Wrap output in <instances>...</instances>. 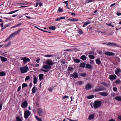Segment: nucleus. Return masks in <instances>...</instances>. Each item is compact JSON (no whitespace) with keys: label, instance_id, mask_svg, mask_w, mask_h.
<instances>
[{"label":"nucleus","instance_id":"obj_42","mask_svg":"<svg viewBox=\"0 0 121 121\" xmlns=\"http://www.w3.org/2000/svg\"><path fill=\"white\" fill-rule=\"evenodd\" d=\"M18 10H16L15 11H12V12H9V13H7V14H11L12 13H15V12H17V11H18Z\"/></svg>","mask_w":121,"mask_h":121},{"label":"nucleus","instance_id":"obj_23","mask_svg":"<svg viewBox=\"0 0 121 121\" xmlns=\"http://www.w3.org/2000/svg\"><path fill=\"white\" fill-rule=\"evenodd\" d=\"M92 67V66L89 64H86V68H88V69H91Z\"/></svg>","mask_w":121,"mask_h":121},{"label":"nucleus","instance_id":"obj_53","mask_svg":"<svg viewBox=\"0 0 121 121\" xmlns=\"http://www.w3.org/2000/svg\"><path fill=\"white\" fill-rule=\"evenodd\" d=\"M113 90L114 91H116L117 90V88L116 87H113Z\"/></svg>","mask_w":121,"mask_h":121},{"label":"nucleus","instance_id":"obj_7","mask_svg":"<svg viewBox=\"0 0 121 121\" xmlns=\"http://www.w3.org/2000/svg\"><path fill=\"white\" fill-rule=\"evenodd\" d=\"M27 101L25 100L22 104L21 106L22 108H25L27 107Z\"/></svg>","mask_w":121,"mask_h":121},{"label":"nucleus","instance_id":"obj_39","mask_svg":"<svg viewBox=\"0 0 121 121\" xmlns=\"http://www.w3.org/2000/svg\"><path fill=\"white\" fill-rule=\"evenodd\" d=\"M27 86V85L26 83H23L22 85V88L26 87Z\"/></svg>","mask_w":121,"mask_h":121},{"label":"nucleus","instance_id":"obj_45","mask_svg":"<svg viewBox=\"0 0 121 121\" xmlns=\"http://www.w3.org/2000/svg\"><path fill=\"white\" fill-rule=\"evenodd\" d=\"M45 56L46 57H51L53 56L51 55H45Z\"/></svg>","mask_w":121,"mask_h":121},{"label":"nucleus","instance_id":"obj_22","mask_svg":"<svg viewBox=\"0 0 121 121\" xmlns=\"http://www.w3.org/2000/svg\"><path fill=\"white\" fill-rule=\"evenodd\" d=\"M91 23L90 21L88 20L86 22H85L84 23V24L83 25V27H84L85 26H87L88 24H90Z\"/></svg>","mask_w":121,"mask_h":121},{"label":"nucleus","instance_id":"obj_29","mask_svg":"<svg viewBox=\"0 0 121 121\" xmlns=\"http://www.w3.org/2000/svg\"><path fill=\"white\" fill-rule=\"evenodd\" d=\"M6 75V73H5L3 71L0 72V76H4Z\"/></svg>","mask_w":121,"mask_h":121},{"label":"nucleus","instance_id":"obj_20","mask_svg":"<svg viewBox=\"0 0 121 121\" xmlns=\"http://www.w3.org/2000/svg\"><path fill=\"white\" fill-rule=\"evenodd\" d=\"M68 20L69 21L74 22L77 21L78 20V19L77 18H74L72 19H69Z\"/></svg>","mask_w":121,"mask_h":121},{"label":"nucleus","instance_id":"obj_15","mask_svg":"<svg viewBox=\"0 0 121 121\" xmlns=\"http://www.w3.org/2000/svg\"><path fill=\"white\" fill-rule=\"evenodd\" d=\"M92 88L91 85L89 83L85 87V89L87 90L89 89H91Z\"/></svg>","mask_w":121,"mask_h":121},{"label":"nucleus","instance_id":"obj_58","mask_svg":"<svg viewBox=\"0 0 121 121\" xmlns=\"http://www.w3.org/2000/svg\"><path fill=\"white\" fill-rule=\"evenodd\" d=\"M40 60V59L39 58V59H37L36 60V61L37 62V63H39V61Z\"/></svg>","mask_w":121,"mask_h":121},{"label":"nucleus","instance_id":"obj_61","mask_svg":"<svg viewBox=\"0 0 121 121\" xmlns=\"http://www.w3.org/2000/svg\"><path fill=\"white\" fill-rule=\"evenodd\" d=\"M117 14L118 16H119L121 15V13H117Z\"/></svg>","mask_w":121,"mask_h":121},{"label":"nucleus","instance_id":"obj_11","mask_svg":"<svg viewBox=\"0 0 121 121\" xmlns=\"http://www.w3.org/2000/svg\"><path fill=\"white\" fill-rule=\"evenodd\" d=\"M105 88L103 87L102 86L101 87H99L98 88L95 89L94 91L95 92H98L104 91L105 90Z\"/></svg>","mask_w":121,"mask_h":121},{"label":"nucleus","instance_id":"obj_52","mask_svg":"<svg viewBox=\"0 0 121 121\" xmlns=\"http://www.w3.org/2000/svg\"><path fill=\"white\" fill-rule=\"evenodd\" d=\"M78 83L80 85H82L83 83V82L82 81H79L78 82Z\"/></svg>","mask_w":121,"mask_h":121},{"label":"nucleus","instance_id":"obj_48","mask_svg":"<svg viewBox=\"0 0 121 121\" xmlns=\"http://www.w3.org/2000/svg\"><path fill=\"white\" fill-rule=\"evenodd\" d=\"M86 75V74L85 73H82L80 74V75L81 76L84 77Z\"/></svg>","mask_w":121,"mask_h":121},{"label":"nucleus","instance_id":"obj_59","mask_svg":"<svg viewBox=\"0 0 121 121\" xmlns=\"http://www.w3.org/2000/svg\"><path fill=\"white\" fill-rule=\"evenodd\" d=\"M90 63L91 64H92L94 62V61L93 60H90Z\"/></svg>","mask_w":121,"mask_h":121},{"label":"nucleus","instance_id":"obj_21","mask_svg":"<svg viewBox=\"0 0 121 121\" xmlns=\"http://www.w3.org/2000/svg\"><path fill=\"white\" fill-rule=\"evenodd\" d=\"M0 58L1 60V61L2 62H5L7 60V59L6 58L1 56H0Z\"/></svg>","mask_w":121,"mask_h":121},{"label":"nucleus","instance_id":"obj_17","mask_svg":"<svg viewBox=\"0 0 121 121\" xmlns=\"http://www.w3.org/2000/svg\"><path fill=\"white\" fill-rule=\"evenodd\" d=\"M11 45V42L10 41H9L8 42H7L4 45H3V47L4 48H6L8 47L9 45Z\"/></svg>","mask_w":121,"mask_h":121},{"label":"nucleus","instance_id":"obj_41","mask_svg":"<svg viewBox=\"0 0 121 121\" xmlns=\"http://www.w3.org/2000/svg\"><path fill=\"white\" fill-rule=\"evenodd\" d=\"M16 121H22V119L19 117H17L16 118Z\"/></svg>","mask_w":121,"mask_h":121},{"label":"nucleus","instance_id":"obj_38","mask_svg":"<svg viewBox=\"0 0 121 121\" xmlns=\"http://www.w3.org/2000/svg\"><path fill=\"white\" fill-rule=\"evenodd\" d=\"M88 57L91 59H93L94 58V56L91 55H88Z\"/></svg>","mask_w":121,"mask_h":121},{"label":"nucleus","instance_id":"obj_54","mask_svg":"<svg viewBox=\"0 0 121 121\" xmlns=\"http://www.w3.org/2000/svg\"><path fill=\"white\" fill-rule=\"evenodd\" d=\"M24 2H25V5L28 4H29L30 3L29 2H27L26 1H24Z\"/></svg>","mask_w":121,"mask_h":121},{"label":"nucleus","instance_id":"obj_63","mask_svg":"<svg viewBox=\"0 0 121 121\" xmlns=\"http://www.w3.org/2000/svg\"><path fill=\"white\" fill-rule=\"evenodd\" d=\"M2 105L0 104V111L2 109Z\"/></svg>","mask_w":121,"mask_h":121},{"label":"nucleus","instance_id":"obj_43","mask_svg":"<svg viewBox=\"0 0 121 121\" xmlns=\"http://www.w3.org/2000/svg\"><path fill=\"white\" fill-rule=\"evenodd\" d=\"M9 26V25L7 24H6L4 26L3 28H2L1 29V30L2 31L3 30L5 29L6 27H8Z\"/></svg>","mask_w":121,"mask_h":121},{"label":"nucleus","instance_id":"obj_50","mask_svg":"<svg viewBox=\"0 0 121 121\" xmlns=\"http://www.w3.org/2000/svg\"><path fill=\"white\" fill-rule=\"evenodd\" d=\"M63 9L62 8H59L58 9V11L59 12H60L63 10Z\"/></svg>","mask_w":121,"mask_h":121},{"label":"nucleus","instance_id":"obj_5","mask_svg":"<svg viewBox=\"0 0 121 121\" xmlns=\"http://www.w3.org/2000/svg\"><path fill=\"white\" fill-rule=\"evenodd\" d=\"M28 69V68L27 66L21 67L20 68L21 72L22 73H24L26 72L27 71V70Z\"/></svg>","mask_w":121,"mask_h":121},{"label":"nucleus","instance_id":"obj_31","mask_svg":"<svg viewBox=\"0 0 121 121\" xmlns=\"http://www.w3.org/2000/svg\"><path fill=\"white\" fill-rule=\"evenodd\" d=\"M32 93H34L36 91V87L34 86L33 87L32 89Z\"/></svg>","mask_w":121,"mask_h":121},{"label":"nucleus","instance_id":"obj_47","mask_svg":"<svg viewBox=\"0 0 121 121\" xmlns=\"http://www.w3.org/2000/svg\"><path fill=\"white\" fill-rule=\"evenodd\" d=\"M30 77L29 76H26L25 78V81H26L29 80L30 79Z\"/></svg>","mask_w":121,"mask_h":121},{"label":"nucleus","instance_id":"obj_56","mask_svg":"<svg viewBox=\"0 0 121 121\" xmlns=\"http://www.w3.org/2000/svg\"><path fill=\"white\" fill-rule=\"evenodd\" d=\"M22 24V23H20L19 24H17V25H16V27H17L18 26H20V25H21Z\"/></svg>","mask_w":121,"mask_h":121},{"label":"nucleus","instance_id":"obj_51","mask_svg":"<svg viewBox=\"0 0 121 121\" xmlns=\"http://www.w3.org/2000/svg\"><path fill=\"white\" fill-rule=\"evenodd\" d=\"M69 97V96H64L62 98L63 99H65V98H68Z\"/></svg>","mask_w":121,"mask_h":121},{"label":"nucleus","instance_id":"obj_25","mask_svg":"<svg viewBox=\"0 0 121 121\" xmlns=\"http://www.w3.org/2000/svg\"><path fill=\"white\" fill-rule=\"evenodd\" d=\"M37 78L36 77H35L33 79V83L34 84H36L37 82Z\"/></svg>","mask_w":121,"mask_h":121},{"label":"nucleus","instance_id":"obj_34","mask_svg":"<svg viewBox=\"0 0 121 121\" xmlns=\"http://www.w3.org/2000/svg\"><path fill=\"white\" fill-rule=\"evenodd\" d=\"M86 64L84 63H83L80 64V66L81 67H84Z\"/></svg>","mask_w":121,"mask_h":121},{"label":"nucleus","instance_id":"obj_64","mask_svg":"<svg viewBox=\"0 0 121 121\" xmlns=\"http://www.w3.org/2000/svg\"><path fill=\"white\" fill-rule=\"evenodd\" d=\"M108 121H115V120L113 119H112L109 120Z\"/></svg>","mask_w":121,"mask_h":121},{"label":"nucleus","instance_id":"obj_46","mask_svg":"<svg viewBox=\"0 0 121 121\" xmlns=\"http://www.w3.org/2000/svg\"><path fill=\"white\" fill-rule=\"evenodd\" d=\"M106 24L108 26H111L112 27H114V26L113 25H111V23H107Z\"/></svg>","mask_w":121,"mask_h":121},{"label":"nucleus","instance_id":"obj_44","mask_svg":"<svg viewBox=\"0 0 121 121\" xmlns=\"http://www.w3.org/2000/svg\"><path fill=\"white\" fill-rule=\"evenodd\" d=\"M101 84L103 85L104 86L106 87H107L108 86V85L106 83L104 82H103L101 83Z\"/></svg>","mask_w":121,"mask_h":121},{"label":"nucleus","instance_id":"obj_9","mask_svg":"<svg viewBox=\"0 0 121 121\" xmlns=\"http://www.w3.org/2000/svg\"><path fill=\"white\" fill-rule=\"evenodd\" d=\"M38 115L39 116H41L44 112V111L41 108H39L37 110Z\"/></svg>","mask_w":121,"mask_h":121},{"label":"nucleus","instance_id":"obj_2","mask_svg":"<svg viewBox=\"0 0 121 121\" xmlns=\"http://www.w3.org/2000/svg\"><path fill=\"white\" fill-rule=\"evenodd\" d=\"M42 67L46 69L45 70L43 69H40V70L42 71L45 72H46L49 71V69H51V66L50 65H45L42 66Z\"/></svg>","mask_w":121,"mask_h":121},{"label":"nucleus","instance_id":"obj_27","mask_svg":"<svg viewBox=\"0 0 121 121\" xmlns=\"http://www.w3.org/2000/svg\"><path fill=\"white\" fill-rule=\"evenodd\" d=\"M65 19V17H58L57 18L55 19V20L56 21H59L60 20L62 19Z\"/></svg>","mask_w":121,"mask_h":121},{"label":"nucleus","instance_id":"obj_40","mask_svg":"<svg viewBox=\"0 0 121 121\" xmlns=\"http://www.w3.org/2000/svg\"><path fill=\"white\" fill-rule=\"evenodd\" d=\"M73 68L72 67H69L68 69V71H71L73 70Z\"/></svg>","mask_w":121,"mask_h":121},{"label":"nucleus","instance_id":"obj_4","mask_svg":"<svg viewBox=\"0 0 121 121\" xmlns=\"http://www.w3.org/2000/svg\"><path fill=\"white\" fill-rule=\"evenodd\" d=\"M102 44H106V45L108 46H115L116 47H117L118 46V45L117 44L115 43H102Z\"/></svg>","mask_w":121,"mask_h":121},{"label":"nucleus","instance_id":"obj_8","mask_svg":"<svg viewBox=\"0 0 121 121\" xmlns=\"http://www.w3.org/2000/svg\"><path fill=\"white\" fill-rule=\"evenodd\" d=\"M78 73L76 72H74L72 74L70 75V76L71 77L74 78H75L78 77Z\"/></svg>","mask_w":121,"mask_h":121},{"label":"nucleus","instance_id":"obj_62","mask_svg":"<svg viewBox=\"0 0 121 121\" xmlns=\"http://www.w3.org/2000/svg\"><path fill=\"white\" fill-rule=\"evenodd\" d=\"M26 17L27 18L29 19H32V18H31L30 17H29V16H26Z\"/></svg>","mask_w":121,"mask_h":121},{"label":"nucleus","instance_id":"obj_16","mask_svg":"<svg viewBox=\"0 0 121 121\" xmlns=\"http://www.w3.org/2000/svg\"><path fill=\"white\" fill-rule=\"evenodd\" d=\"M46 63L47 65L50 66L53 65L54 63H53L51 61L48 60L46 62Z\"/></svg>","mask_w":121,"mask_h":121},{"label":"nucleus","instance_id":"obj_60","mask_svg":"<svg viewBox=\"0 0 121 121\" xmlns=\"http://www.w3.org/2000/svg\"><path fill=\"white\" fill-rule=\"evenodd\" d=\"M53 88H50L49 89H48V90L50 92H52V89Z\"/></svg>","mask_w":121,"mask_h":121},{"label":"nucleus","instance_id":"obj_12","mask_svg":"<svg viewBox=\"0 0 121 121\" xmlns=\"http://www.w3.org/2000/svg\"><path fill=\"white\" fill-rule=\"evenodd\" d=\"M21 60H23L24 63H25L27 62H30V60L29 59L26 57L22 58Z\"/></svg>","mask_w":121,"mask_h":121},{"label":"nucleus","instance_id":"obj_57","mask_svg":"<svg viewBox=\"0 0 121 121\" xmlns=\"http://www.w3.org/2000/svg\"><path fill=\"white\" fill-rule=\"evenodd\" d=\"M69 1H65L63 2V3H65L66 4H68V2Z\"/></svg>","mask_w":121,"mask_h":121},{"label":"nucleus","instance_id":"obj_1","mask_svg":"<svg viewBox=\"0 0 121 121\" xmlns=\"http://www.w3.org/2000/svg\"><path fill=\"white\" fill-rule=\"evenodd\" d=\"M23 29H19L17 30V31L11 34L9 36V38H7L5 41H4V42H6L9 39H11L13 37H14L15 35L18 34Z\"/></svg>","mask_w":121,"mask_h":121},{"label":"nucleus","instance_id":"obj_35","mask_svg":"<svg viewBox=\"0 0 121 121\" xmlns=\"http://www.w3.org/2000/svg\"><path fill=\"white\" fill-rule=\"evenodd\" d=\"M49 28L50 30H54L55 29L56 27L54 26H52L49 27Z\"/></svg>","mask_w":121,"mask_h":121},{"label":"nucleus","instance_id":"obj_37","mask_svg":"<svg viewBox=\"0 0 121 121\" xmlns=\"http://www.w3.org/2000/svg\"><path fill=\"white\" fill-rule=\"evenodd\" d=\"M94 96L92 95H91L90 96H88L87 97V98L88 99H91L93 98H94Z\"/></svg>","mask_w":121,"mask_h":121},{"label":"nucleus","instance_id":"obj_24","mask_svg":"<svg viewBox=\"0 0 121 121\" xmlns=\"http://www.w3.org/2000/svg\"><path fill=\"white\" fill-rule=\"evenodd\" d=\"M80 59L83 60H86V57L85 55H83L80 57Z\"/></svg>","mask_w":121,"mask_h":121},{"label":"nucleus","instance_id":"obj_49","mask_svg":"<svg viewBox=\"0 0 121 121\" xmlns=\"http://www.w3.org/2000/svg\"><path fill=\"white\" fill-rule=\"evenodd\" d=\"M121 82V81L120 80H117L115 81L116 83H120Z\"/></svg>","mask_w":121,"mask_h":121},{"label":"nucleus","instance_id":"obj_3","mask_svg":"<svg viewBox=\"0 0 121 121\" xmlns=\"http://www.w3.org/2000/svg\"><path fill=\"white\" fill-rule=\"evenodd\" d=\"M101 102L99 100L95 101L93 104V106L94 108H99L101 105Z\"/></svg>","mask_w":121,"mask_h":121},{"label":"nucleus","instance_id":"obj_18","mask_svg":"<svg viewBox=\"0 0 121 121\" xmlns=\"http://www.w3.org/2000/svg\"><path fill=\"white\" fill-rule=\"evenodd\" d=\"M95 115V113H93L91 114L88 117L89 120H91L93 119Z\"/></svg>","mask_w":121,"mask_h":121},{"label":"nucleus","instance_id":"obj_6","mask_svg":"<svg viewBox=\"0 0 121 121\" xmlns=\"http://www.w3.org/2000/svg\"><path fill=\"white\" fill-rule=\"evenodd\" d=\"M31 114V112L28 110H26L24 112V117L26 119H27Z\"/></svg>","mask_w":121,"mask_h":121},{"label":"nucleus","instance_id":"obj_30","mask_svg":"<svg viewBox=\"0 0 121 121\" xmlns=\"http://www.w3.org/2000/svg\"><path fill=\"white\" fill-rule=\"evenodd\" d=\"M78 33L80 35H82L83 33L82 30L81 29H79V28H78Z\"/></svg>","mask_w":121,"mask_h":121},{"label":"nucleus","instance_id":"obj_55","mask_svg":"<svg viewBox=\"0 0 121 121\" xmlns=\"http://www.w3.org/2000/svg\"><path fill=\"white\" fill-rule=\"evenodd\" d=\"M21 86H19L18 89H17V91L18 92H19L20 90L21 89Z\"/></svg>","mask_w":121,"mask_h":121},{"label":"nucleus","instance_id":"obj_10","mask_svg":"<svg viewBox=\"0 0 121 121\" xmlns=\"http://www.w3.org/2000/svg\"><path fill=\"white\" fill-rule=\"evenodd\" d=\"M98 93L99 95L104 96H106L108 95V92L104 91L99 92Z\"/></svg>","mask_w":121,"mask_h":121},{"label":"nucleus","instance_id":"obj_26","mask_svg":"<svg viewBox=\"0 0 121 121\" xmlns=\"http://www.w3.org/2000/svg\"><path fill=\"white\" fill-rule=\"evenodd\" d=\"M96 63V64L99 65L101 63V62L100 60L99 59H97L95 60Z\"/></svg>","mask_w":121,"mask_h":121},{"label":"nucleus","instance_id":"obj_36","mask_svg":"<svg viewBox=\"0 0 121 121\" xmlns=\"http://www.w3.org/2000/svg\"><path fill=\"white\" fill-rule=\"evenodd\" d=\"M120 71L121 70L119 69H117V70L115 72V73L117 75Z\"/></svg>","mask_w":121,"mask_h":121},{"label":"nucleus","instance_id":"obj_28","mask_svg":"<svg viewBox=\"0 0 121 121\" xmlns=\"http://www.w3.org/2000/svg\"><path fill=\"white\" fill-rule=\"evenodd\" d=\"M115 99L118 101H121V96H118L115 98Z\"/></svg>","mask_w":121,"mask_h":121},{"label":"nucleus","instance_id":"obj_32","mask_svg":"<svg viewBox=\"0 0 121 121\" xmlns=\"http://www.w3.org/2000/svg\"><path fill=\"white\" fill-rule=\"evenodd\" d=\"M35 117L36 119L38 121H42V120L41 118L37 116H36Z\"/></svg>","mask_w":121,"mask_h":121},{"label":"nucleus","instance_id":"obj_14","mask_svg":"<svg viewBox=\"0 0 121 121\" xmlns=\"http://www.w3.org/2000/svg\"><path fill=\"white\" fill-rule=\"evenodd\" d=\"M109 78L111 80H114L116 78V76L115 75H109Z\"/></svg>","mask_w":121,"mask_h":121},{"label":"nucleus","instance_id":"obj_19","mask_svg":"<svg viewBox=\"0 0 121 121\" xmlns=\"http://www.w3.org/2000/svg\"><path fill=\"white\" fill-rule=\"evenodd\" d=\"M44 76L43 74H40L39 75V77L40 81L41 80L43 79Z\"/></svg>","mask_w":121,"mask_h":121},{"label":"nucleus","instance_id":"obj_13","mask_svg":"<svg viewBox=\"0 0 121 121\" xmlns=\"http://www.w3.org/2000/svg\"><path fill=\"white\" fill-rule=\"evenodd\" d=\"M105 55L108 56H113L115 55V54L114 53L109 52H105Z\"/></svg>","mask_w":121,"mask_h":121},{"label":"nucleus","instance_id":"obj_33","mask_svg":"<svg viewBox=\"0 0 121 121\" xmlns=\"http://www.w3.org/2000/svg\"><path fill=\"white\" fill-rule=\"evenodd\" d=\"M80 61L81 60L80 59H75L74 60V61L76 63H79Z\"/></svg>","mask_w":121,"mask_h":121}]
</instances>
